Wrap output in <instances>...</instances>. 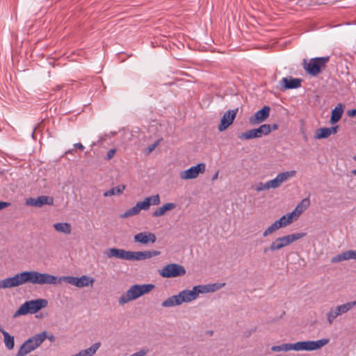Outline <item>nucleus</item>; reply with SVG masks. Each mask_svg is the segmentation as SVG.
Instances as JSON below:
<instances>
[{
	"label": "nucleus",
	"instance_id": "1",
	"mask_svg": "<svg viewBox=\"0 0 356 356\" xmlns=\"http://www.w3.org/2000/svg\"><path fill=\"white\" fill-rule=\"evenodd\" d=\"M61 282H65L69 284L82 288L88 286L89 284H92L94 279L87 275H82L80 277L74 276L56 277L46 273L31 270L22 272L13 277L0 280V289L17 287L26 282L39 285H57L60 284Z\"/></svg>",
	"mask_w": 356,
	"mask_h": 356
},
{
	"label": "nucleus",
	"instance_id": "2",
	"mask_svg": "<svg viewBox=\"0 0 356 356\" xmlns=\"http://www.w3.org/2000/svg\"><path fill=\"white\" fill-rule=\"evenodd\" d=\"M104 254L108 258H117L127 261H141L158 256L160 254V252L157 250L133 252L111 248H108Z\"/></svg>",
	"mask_w": 356,
	"mask_h": 356
},
{
	"label": "nucleus",
	"instance_id": "3",
	"mask_svg": "<svg viewBox=\"0 0 356 356\" xmlns=\"http://www.w3.org/2000/svg\"><path fill=\"white\" fill-rule=\"evenodd\" d=\"M154 288V285L152 284H134L124 294H122L118 300L120 305H124L132 300H135L140 296L149 293Z\"/></svg>",
	"mask_w": 356,
	"mask_h": 356
},
{
	"label": "nucleus",
	"instance_id": "4",
	"mask_svg": "<svg viewBox=\"0 0 356 356\" xmlns=\"http://www.w3.org/2000/svg\"><path fill=\"white\" fill-rule=\"evenodd\" d=\"M161 202L159 194L149 196L145 198L143 201L138 202L136 205L124 213L120 215V218H126L138 214L141 210H148L151 205H159Z\"/></svg>",
	"mask_w": 356,
	"mask_h": 356
},
{
	"label": "nucleus",
	"instance_id": "5",
	"mask_svg": "<svg viewBox=\"0 0 356 356\" xmlns=\"http://www.w3.org/2000/svg\"><path fill=\"white\" fill-rule=\"evenodd\" d=\"M306 236V233H296L277 237L275 238L268 248L264 249V252L267 253L268 251L275 252L284 247H286Z\"/></svg>",
	"mask_w": 356,
	"mask_h": 356
},
{
	"label": "nucleus",
	"instance_id": "6",
	"mask_svg": "<svg viewBox=\"0 0 356 356\" xmlns=\"http://www.w3.org/2000/svg\"><path fill=\"white\" fill-rule=\"evenodd\" d=\"M46 335L44 332L36 334L26 340L16 353V356H26L33 352L45 341Z\"/></svg>",
	"mask_w": 356,
	"mask_h": 356
},
{
	"label": "nucleus",
	"instance_id": "7",
	"mask_svg": "<svg viewBox=\"0 0 356 356\" xmlns=\"http://www.w3.org/2000/svg\"><path fill=\"white\" fill-rule=\"evenodd\" d=\"M330 60V56L316 57L311 58L309 62L303 60L302 65L304 70L310 75L316 76L318 75L322 70H324Z\"/></svg>",
	"mask_w": 356,
	"mask_h": 356
},
{
	"label": "nucleus",
	"instance_id": "8",
	"mask_svg": "<svg viewBox=\"0 0 356 356\" xmlns=\"http://www.w3.org/2000/svg\"><path fill=\"white\" fill-rule=\"evenodd\" d=\"M48 301L46 299H37L26 301L22 304L14 314V317L27 314H35L41 309L47 306Z\"/></svg>",
	"mask_w": 356,
	"mask_h": 356
},
{
	"label": "nucleus",
	"instance_id": "9",
	"mask_svg": "<svg viewBox=\"0 0 356 356\" xmlns=\"http://www.w3.org/2000/svg\"><path fill=\"white\" fill-rule=\"evenodd\" d=\"M328 339H321L317 341H298L294 343H289V351H312L321 349L329 343Z\"/></svg>",
	"mask_w": 356,
	"mask_h": 356
},
{
	"label": "nucleus",
	"instance_id": "10",
	"mask_svg": "<svg viewBox=\"0 0 356 356\" xmlns=\"http://www.w3.org/2000/svg\"><path fill=\"white\" fill-rule=\"evenodd\" d=\"M355 306L356 300H353L331 307L326 314L328 324L332 325L338 316L346 314Z\"/></svg>",
	"mask_w": 356,
	"mask_h": 356
},
{
	"label": "nucleus",
	"instance_id": "11",
	"mask_svg": "<svg viewBox=\"0 0 356 356\" xmlns=\"http://www.w3.org/2000/svg\"><path fill=\"white\" fill-rule=\"evenodd\" d=\"M159 275L165 278L182 277L186 275L185 268L179 264H169L159 270Z\"/></svg>",
	"mask_w": 356,
	"mask_h": 356
},
{
	"label": "nucleus",
	"instance_id": "12",
	"mask_svg": "<svg viewBox=\"0 0 356 356\" xmlns=\"http://www.w3.org/2000/svg\"><path fill=\"white\" fill-rule=\"evenodd\" d=\"M271 132V127L270 124H264L261 125L257 129H250L245 132L242 133L238 136L241 140H250L256 138H261L263 136H266Z\"/></svg>",
	"mask_w": 356,
	"mask_h": 356
},
{
	"label": "nucleus",
	"instance_id": "13",
	"mask_svg": "<svg viewBox=\"0 0 356 356\" xmlns=\"http://www.w3.org/2000/svg\"><path fill=\"white\" fill-rule=\"evenodd\" d=\"M206 165L203 163H198L195 166L180 172V178L184 180L195 179L200 173L204 172Z\"/></svg>",
	"mask_w": 356,
	"mask_h": 356
},
{
	"label": "nucleus",
	"instance_id": "14",
	"mask_svg": "<svg viewBox=\"0 0 356 356\" xmlns=\"http://www.w3.org/2000/svg\"><path fill=\"white\" fill-rule=\"evenodd\" d=\"M296 174V170L285 171L278 173L274 179L268 181L270 189L279 188L283 183L295 176Z\"/></svg>",
	"mask_w": 356,
	"mask_h": 356
},
{
	"label": "nucleus",
	"instance_id": "15",
	"mask_svg": "<svg viewBox=\"0 0 356 356\" xmlns=\"http://www.w3.org/2000/svg\"><path fill=\"white\" fill-rule=\"evenodd\" d=\"M237 113L238 108L226 111L220 120V124L218 125V131H223L227 129L233 123Z\"/></svg>",
	"mask_w": 356,
	"mask_h": 356
},
{
	"label": "nucleus",
	"instance_id": "16",
	"mask_svg": "<svg viewBox=\"0 0 356 356\" xmlns=\"http://www.w3.org/2000/svg\"><path fill=\"white\" fill-rule=\"evenodd\" d=\"M201 285L193 286L192 290H183L179 293L181 303L190 302L195 300L200 293Z\"/></svg>",
	"mask_w": 356,
	"mask_h": 356
},
{
	"label": "nucleus",
	"instance_id": "17",
	"mask_svg": "<svg viewBox=\"0 0 356 356\" xmlns=\"http://www.w3.org/2000/svg\"><path fill=\"white\" fill-rule=\"evenodd\" d=\"M26 204L35 207H42L45 204L52 205L54 199L49 196L40 195L37 198L29 197L26 199Z\"/></svg>",
	"mask_w": 356,
	"mask_h": 356
},
{
	"label": "nucleus",
	"instance_id": "18",
	"mask_svg": "<svg viewBox=\"0 0 356 356\" xmlns=\"http://www.w3.org/2000/svg\"><path fill=\"white\" fill-rule=\"evenodd\" d=\"M270 108L268 106H264L261 109L257 111L254 115L250 118L249 122L251 124H256L264 121L268 118Z\"/></svg>",
	"mask_w": 356,
	"mask_h": 356
},
{
	"label": "nucleus",
	"instance_id": "19",
	"mask_svg": "<svg viewBox=\"0 0 356 356\" xmlns=\"http://www.w3.org/2000/svg\"><path fill=\"white\" fill-rule=\"evenodd\" d=\"M280 85L283 87V90L295 89L301 86V80L292 76L284 77L280 81Z\"/></svg>",
	"mask_w": 356,
	"mask_h": 356
},
{
	"label": "nucleus",
	"instance_id": "20",
	"mask_svg": "<svg viewBox=\"0 0 356 356\" xmlns=\"http://www.w3.org/2000/svg\"><path fill=\"white\" fill-rule=\"evenodd\" d=\"M156 240L155 234L148 232H140L134 236V241L142 244H147L149 242L154 243Z\"/></svg>",
	"mask_w": 356,
	"mask_h": 356
},
{
	"label": "nucleus",
	"instance_id": "21",
	"mask_svg": "<svg viewBox=\"0 0 356 356\" xmlns=\"http://www.w3.org/2000/svg\"><path fill=\"white\" fill-rule=\"evenodd\" d=\"M339 129L338 126L331 127H323L318 129L316 131L315 138L316 139H322L327 138L331 135H334L337 133Z\"/></svg>",
	"mask_w": 356,
	"mask_h": 356
},
{
	"label": "nucleus",
	"instance_id": "22",
	"mask_svg": "<svg viewBox=\"0 0 356 356\" xmlns=\"http://www.w3.org/2000/svg\"><path fill=\"white\" fill-rule=\"evenodd\" d=\"M345 108V105L342 103H339L334 109H332L331 113V118L330 120V123L331 124H334L340 120L342 117Z\"/></svg>",
	"mask_w": 356,
	"mask_h": 356
},
{
	"label": "nucleus",
	"instance_id": "23",
	"mask_svg": "<svg viewBox=\"0 0 356 356\" xmlns=\"http://www.w3.org/2000/svg\"><path fill=\"white\" fill-rule=\"evenodd\" d=\"M351 259L356 260V250H348L339 254L332 258L331 262L335 264Z\"/></svg>",
	"mask_w": 356,
	"mask_h": 356
},
{
	"label": "nucleus",
	"instance_id": "24",
	"mask_svg": "<svg viewBox=\"0 0 356 356\" xmlns=\"http://www.w3.org/2000/svg\"><path fill=\"white\" fill-rule=\"evenodd\" d=\"M351 259L356 260V250H348L339 254L332 258L331 262L335 264Z\"/></svg>",
	"mask_w": 356,
	"mask_h": 356
},
{
	"label": "nucleus",
	"instance_id": "25",
	"mask_svg": "<svg viewBox=\"0 0 356 356\" xmlns=\"http://www.w3.org/2000/svg\"><path fill=\"white\" fill-rule=\"evenodd\" d=\"M176 207V204L170 202L158 207L152 213L153 217H161L163 216L168 211L174 209Z\"/></svg>",
	"mask_w": 356,
	"mask_h": 356
},
{
	"label": "nucleus",
	"instance_id": "26",
	"mask_svg": "<svg viewBox=\"0 0 356 356\" xmlns=\"http://www.w3.org/2000/svg\"><path fill=\"white\" fill-rule=\"evenodd\" d=\"M181 303L179 294L172 296L165 300L161 305L163 307H171L177 305H180Z\"/></svg>",
	"mask_w": 356,
	"mask_h": 356
},
{
	"label": "nucleus",
	"instance_id": "27",
	"mask_svg": "<svg viewBox=\"0 0 356 356\" xmlns=\"http://www.w3.org/2000/svg\"><path fill=\"white\" fill-rule=\"evenodd\" d=\"M54 229L64 234H70L72 232V226L68 222H57L53 225Z\"/></svg>",
	"mask_w": 356,
	"mask_h": 356
},
{
	"label": "nucleus",
	"instance_id": "28",
	"mask_svg": "<svg viewBox=\"0 0 356 356\" xmlns=\"http://www.w3.org/2000/svg\"><path fill=\"white\" fill-rule=\"evenodd\" d=\"M310 200L309 198L303 199L293 211L295 213L296 217H299L302 213H303L309 206Z\"/></svg>",
	"mask_w": 356,
	"mask_h": 356
},
{
	"label": "nucleus",
	"instance_id": "29",
	"mask_svg": "<svg viewBox=\"0 0 356 356\" xmlns=\"http://www.w3.org/2000/svg\"><path fill=\"white\" fill-rule=\"evenodd\" d=\"M2 334L3 336V341L5 346L9 350H13L15 346V339L13 336H11L6 330H2Z\"/></svg>",
	"mask_w": 356,
	"mask_h": 356
},
{
	"label": "nucleus",
	"instance_id": "30",
	"mask_svg": "<svg viewBox=\"0 0 356 356\" xmlns=\"http://www.w3.org/2000/svg\"><path fill=\"white\" fill-rule=\"evenodd\" d=\"M298 217L295 215V213L293 211L286 215L282 216L279 221H281L283 227L291 224L294 220H297Z\"/></svg>",
	"mask_w": 356,
	"mask_h": 356
},
{
	"label": "nucleus",
	"instance_id": "31",
	"mask_svg": "<svg viewBox=\"0 0 356 356\" xmlns=\"http://www.w3.org/2000/svg\"><path fill=\"white\" fill-rule=\"evenodd\" d=\"M125 189V185H119L115 187L111 188V189L104 193V197H110L115 195H120L123 193Z\"/></svg>",
	"mask_w": 356,
	"mask_h": 356
},
{
	"label": "nucleus",
	"instance_id": "32",
	"mask_svg": "<svg viewBox=\"0 0 356 356\" xmlns=\"http://www.w3.org/2000/svg\"><path fill=\"white\" fill-rule=\"evenodd\" d=\"M281 227H283L281 221H279V220H277L275 221L263 232V236L266 237L268 235L274 233L275 231L278 230Z\"/></svg>",
	"mask_w": 356,
	"mask_h": 356
},
{
	"label": "nucleus",
	"instance_id": "33",
	"mask_svg": "<svg viewBox=\"0 0 356 356\" xmlns=\"http://www.w3.org/2000/svg\"><path fill=\"white\" fill-rule=\"evenodd\" d=\"M281 227H283L281 221H279V220H277L275 221L263 232V236L266 237L268 235L274 233L275 231L278 230Z\"/></svg>",
	"mask_w": 356,
	"mask_h": 356
},
{
	"label": "nucleus",
	"instance_id": "34",
	"mask_svg": "<svg viewBox=\"0 0 356 356\" xmlns=\"http://www.w3.org/2000/svg\"><path fill=\"white\" fill-rule=\"evenodd\" d=\"M281 227H283L281 221H279V220H277L275 221L263 232V236L266 237L268 235L274 233L275 231L278 230Z\"/></svg>",
	"mask_w": 356,
	"mask_h": 356
},
{
	"label": "nucleus",
	"instance_id": "35",
	"mask_svg": "<svg viewBox=\"0 0 356 356\" xmlns=\"http://www.w3.org/2000/svg\"><path fill=\"white\" fill-rule=\"evenodd\" d=\"M252 188L256 192H261L264 191H268L270 189L269 181H266L265 183L258 182L256 183L254 186H252Z\"/></svg>",
	"mask_w": 356,
	"mask_h": 356
},
{
	"label": "nucleus",
	"instance_id": "36",
	"mask_svg": "<svg viewBox=\"0 0 356 356\" xmlns=\"http://www.w3.org/2000/svg\"><path fill=\"white\" fill-rule=\"evenodd\" d=\"M271 350L274 352L289 351V343H283L279 346H272Z\"/></svg>",
	"mask_w": 356,
	"mask_h": 356
},
{
	"label": "nucleus",
	"instance_id": "37",
	"mask_svg": "<svg viewBox=\"0 0 356 356\" xmlns=\"http://www.w3.org/2000/svg\"><path fill=\"white\" fill-rule=\"evenodd\" d=\"M214 284H207V285H201L200 293H204L208 292H213L215 291V289H213Z\"/></svg>",
	"mask_w": 356,
	"mask_h": 356
},
{
	"label": "nucleus",
	"instance_id": "38",
	"mask_svg": "<svg viewBox=\"0 0 356 356\" xmlns=\"http://www.w3.org/2000/svg\"><path fill=\"white\" fill-rule=\"evenodd\" d=\"M115 153H116V149H115V148L111 149L107 152V154H106V156L105 159L108 160V161L111 160V159L113 158V156H115Z\"/></svg>",
	"mask_w": 356,
	"mask_h": 356
},
{
	"label": "nucleus",
	"instance_id": "39",
	"mask_svg": "<svg viewBox=\"0 0 356 356\" xmlns=\"http://www.w3.org/2000/svg\"><path fill=\"white\" fill-rule=\"evenodd\" d=\"M147 353V351L145 350H141L137 353H135L134 354H132L130 356H145Z\"/></svg>",
	"mask_w": 356,
	"mask_h": 356
},
{
	"label": "nucleus",
	"instance_id": "40",
	"mask_svg": "<svg viewBox=\"0 0 356 356\" xmlns=\"http://www.w3.org/2000/svg\"><path fill=\"white\" fill-rule=\"evenodd\" d=\"M10 205V202L0 201V210H2Z\"/></svg>",
	"mask_w": 356,
	"mask_h": 356
},
{
	"label": "nucleus",
	"instance_id": "41",
	"mask_svg": "<svg viewBox=\"0 0 356 356\" xmlns=\"http://www.w3.org/2000/svg\"><path fill=\"white\" fill-rule=\"evenodd\" d=\"M347 115L350 118L355 117L356 115V108L348 111Z\"/></svg>",
	"mask_w": 356,
	"mask_h": 356
},
{
	"label": "nucleus",
	"instance_id": "42",
	"mask_svg": "<svg viewBox=\"0 0 356 356\" xmlns=\"http://www.w3.org/2000/svg\"><path fill=\"white\" fill-rule=\"evenodd\" d=\"M43 332L45 333L46 339H48L51 342L55 341V337L53 334L48 335L46 331H44Z\"/></svg>",
	"mask_w": 356,
	"mask_h": 356
},
{
	"label": "nucleus",
	"instance_id": "43",
	"mask_svg": "<svg viewBox=\"0 0 356 356\" xmlns=\"http://www.w3.org/2000/svg\"><path fill=\"white\" fill-rule=\"evenodd\" d=\"M214 284L213 289H215V291H216V290L220 289L223 286H225V283H222V284Z\"/></svg>",
	"mask_w": 356,
	"mask_h": 356
},
{
	"label": "nucleus",
	"instance_id": "44",
	"mask_svg": "<svg viewBox=\"0 0 356 356\" xmlns=\"http://www.w3.org/2000/svg\"><path fill=\"white\" fill-rule=\"evenodd\" d=\"M74 146L81 150H83L84 149V146L81 143H77L74 144Z\"/></svg>",
	"mask_w": 356,
	"mask_h": 356
},
{
	"label": "nucleus",
	"instance_id": "45",
	"mask_svg": "<svg viewBox=\"0 0 356 356\" xmlns=\"http://www.w3.org/2000/svg\"><path fill=\"white\" fill-rule=\"evenodd\" d=\"M271 131L272 130H277L278 129V125L277 124H273V126L271 127Z\"/></svg>",
	"mask_w": 356,
	"mask_h": 356
},
{
	"label": "nucleus",
	"instance_id": "46",
	"mask_svg": "<svg viewBox=\"0 0 356 356\" xmlns=\"http://www.w3.org/2000/svg\"><path fill=\"white\" fill-rule=\"evenodd\" d=\"M218 172H216L215 175L212 177V180H215L218 178Z\"/></svg>",
	"mask_w": 356,
	"mask_h": 356
},
{
	"label": "nucleus",
	"instance_id": "47",
	"mask_svg": "<svg viewBox=\"0 0 356 356\" xmlns=\"http://www.w3.org/2000/svg\"><path fill=\"white\" fill-rule=\"evenodd\" d=\"M156 144L152 145L151 147H149V152H152L156 147Z\"/></svg>",
	"mask_w": 356,
	"mask_h": 356
},
{
	"label": "nucleus",
	"instance_id": "48",
	"mask_svg": "<svg viewBox=\"0 0 356 356\" xmlns=\"http://www.w3.org/2000/svg\"><path fill=\"white\" fill-rule=\"evenodd\" d=\"M72 152V150H68L65 152V154H70Z\"/></svg>",
	"mask_w": 356,
	"mask_h": 356
},
{
	"label": "nucleus",
	"instance_id": "49",
	"mask_svg": "<svg viewBox=\"0 0 356 356\" xmlns=\"http://www.w3.org/2000/svg\"><path fill=\"white\" fill-rule=\"evenodd\" d=\"M353 173L354 175H356V170H353Z\"/></svg>",
	"mask_w": 356,
	"mask_h": 356
},
{
	"label": "nucleus",
	"instance_id": "50",
	"mask_svg": "<svg viewBox=\"0 0 356 356\" xmlns=\"http://www.w3.org/2000/svg\"><path fill=\"white\" fill-rule=\"evenodd\" d=\"M353 159L356 161V155L353 157Z\"/></svg>",
	"mask_w": 356,
	"mask_h": 356
}]
</instances>
